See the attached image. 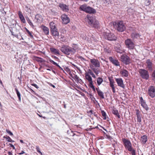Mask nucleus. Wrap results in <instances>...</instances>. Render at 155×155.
I'll return each mask as SVG.
<instances>
[{
	"label": "nucleus",
	"mask_w": 155,
	"mask_h": 155,
	"mask_svg": "<svg viewBox=\"0 0 155 155\" xmlns=\"http://www.w3.org/2000/svg\"><path fill=\"white\" fill-rule=\"evenodd\" d=\"M120 73L123 77H127L128 76V72L125 70H124L120 71Z\"/></svg>",
	"instance_id": "a878e982"
},
{
	"label": "nucleus",
	"mask_w": 155,
	"mask_h": 155,
	"mask_svg": "<svg viewBox=\"0 0 155 155\" xmlns=\"http://www.w3.org/2000/svg\"><path fill=\"white\" fill-rule=\"evenodd\" d=\"M125 44L126 46L129 48L133 49L134 48V43L130 39H127L125 41Z\"/></svg>",
	"instance_id": "1a4fd4ad"
},
{
	"label": "nucleus",
	"mask_w": 155,
	"mask_h": 155,
	"mask_svg": "<svg viewBox=\"0 0 155 155\" xmlns=\"http://www.w3.org/2000/svg\"><path fill=\"white\" fill-rule=\"evenodd\" d=\"M42 27L43 30L44 31L45 34L46 35H48L49 33L48 28L45 26H43Z\"/></svg>",
	"instance_id": "bb28decb"
},
{
	"label": "nucleus",
	"mask_w": 155,
	"mask_h": 155,
	"mask_svg": "<svg viewBox=\"0 0 155 155\" xmlns=\"http://www.w3.org/2000/svg\"><path fill=\"white\" fill-rule=\"evenodd\" d=\"M31 85H32V86H34L35 88H36L37 89H38L39 88V87L38 86V85L36 84H31Z\"/></svg>",
	"instance_id": "603ef678"
},
{
	"label": "nucleus",
	"mask_w": 155,
	"mask_h": 155,
	"mask_svg": "<svg viewBox=\"0 0 155 155\" xmlns=\"http://www.w3.org/2000/svg\"><path fill=\"white\" fill-rule=\"evenodd\" d=\"M122 141L125 148L129 151H130L131 153L133 151H136L133 148L131 143L130 140L125 138H123L122 139Z\"/></svg>",
	"instance_id": "20e7f679"
},
{
	"label": "nucleus",
	"mask_w": 155,
	"mask_h": 155,
	"mask_svg": "<svg viewBox=\"0 0 155 155\" xmlns=\"http://www.w3.org/2000/svg\"><path fill=\"white\" fill-rule=\"evenodd\" d=\"M148 93L152 98L154 97H155V87L153 86H150L148 90Z\"/></svg>",
	"instance_id": "6e6552de"
},
{
	"label": "nucleus",
	"mask_w": 155,
	"mask_h": 155,
	"mask_svg": "<svg viewBox=\"0 0 155 155\" xmlns=\"http://www.w3.org/2000/svg\"><path fill=\"white\" fill-rule=\"evenodd\" d=\"M79 78H73V79H74V80H77V79H78Z\"/></svg>",
	"instance_id": "69168bd1"
},
{
	"label": "nucleus",
	"mask_w": 155,
	"mask_h": 155,
	"mask_svg": "<svg viewBox=\"0 0 155 155\" xmlns=\"http://www.w3.org/2000/svg\"><path fill=\"white\" fill-rule=\"evenodd\" d=\"M28 89L33 94H35V92L32 89H31L30 87H28Z\"/></svg>",
	"instance_id": "49530a36"
},
{
	"label": "nucleus",
	"mask_w": 155,
	"mask_h": 155,
	"mask_svg": "<svg viewBox=\"0 0 155 155\" xmlns=\"http://www.w3.org/2000/svg\"><path fill=\"white\" fill-rule=\"evenodd\" d=\"M92 69L94 72L95 73L97 76H98V74H99V71H98L97 69L94 68H93Z\"/></svg>",
	"instance_id": "58836bf2"
},
{
	"label": "nucleus",
	"mask_w": 155,
	"mask_h": 155,
	"mask_svg": "<svg viewBox=\"0 0 155 155\" xmlns=\"http://www.w3.org/2000/svg\"><path fill=\"white\" fill-rule=\"evenodd\" d=\"M49 61L50 62L52 63L54 65H55V66H57L59 68H61V67L59 66L54 61H53L50 59L49 60Z\"/></svg>",
	"instance_id": "c9c22d12"
},
{
	"label": "nucleus",
	"mask_w": 155,
	"mask_h": 155,
	"mask_svg": "<svg viewBox=\"0 0 155 155\" xmlns=\"http://www.w3.org/2000/svg\"><path fill=\"white\" fill-rule=\"evenodd\" d=\"M146 63L147 64V67L148 69L150 71L152 70V64L149 59L147 61Z\"/></svg>",
	"instance_id": "4be33fe9"
},
{
	"label": "nucleus",
	"mask_w": 155,
	"mask_h": 155,
	"mask_svg": "<svg viewBox=\"0 0 155 155\" xmlns=\"http://www.w3.org/2000/svg\"><path fill=\"white\" fill-rule=\"evenodd\" d=\"M108 78L110 81V86L111 87L113 92V93H115L116 92L115 89L116 87L114 86L115 82L114 80L112 79V78Z\"/></svg>",
	"instance_id": "4468645a"
},
{
	"label": "nucleus",
	"mask_w": 155,
	"mask_h": 155,
	"mask_svg": "<svg viewBox=\"0 0 155 155\" xmlns=\"http://www.w3.org/2000/svg\"><path fill=\"white\" fill-rule=\"evenodd\" d=\"M15 90L16 91L18 97L19 101H21V94H20L19 92L18 91V90L17 88H15Z\"/></svg>",
	"instance_id": "c756f323"
},
{
	"label": "nucleus",
	"mask_w": 155,
	"mask_h": 155,
	"mask_svg": "<svg viewBox=\"0 0 155 155\" xmlns=\"http://www.w3.org/2000/svg\"><path fill=\"white\" fill-rule=\"evenodd\" d=\"M145 3L146 5H148L150 3V0H145Z\"/></svg>",
	"instance_id": "79ce46f5"
},
{
	"label": "nucleus",
	"mask_w": 155,
	"mask_h": 155,
	"mask_svg": "<svg viewBox=\"0 0 155 155\" xmlns=\"http://www.w3.org/2000/svg\"><path fill=\"white\" fill-rule=\"evenodd\" d=\"M48 84L51 86L52 87H53V88H55V87L54 85H53V84H52L51 83H48Z\"/></svg>",
	"instance_id": "6e6d98bb"
},
{
	"label": "nucleus",
	"mask_w": 155,
	"mask_h": 155,
	"mask_svg": "<svg viewBox=\"0 0 155 155\" xmlns=\"http://www.w3.org/2000/svg\"><path fill=\"white\" fill-rule=\"evenodd\" d=\"M36 149L38 152L41 155H42V153L40 151V149L38 146H36Z\"/></svg>",
	"instance_id": "e433bc0d"
},
{
	"label": "nucleus",
	"mask_w": 155,
	"mask_h": 155,
	"mask_svg": "<svg viewBox=\"0 0 155 155\" xmlns=\"http://www.w3.org/2000/svg\"><path fill=\"white\" fill-rule=\"evenodd\" d=\"M152 76L153 77L155 78V70H154L152 74Z\"/></svg>",
	"instance_id": "4d7b16f0"
},
{
	"label": "nucleus",
	"mask_w": 155,
	"mask_h": 155,
	"mask_svg": "<svg viewBox=\"0 0 155 155\" xmlns=\"http://www.w3.org/2000/svg\"><path fill=\"white\" fill-rule=\"evenodd\" d=\"M61 19L62 23L64 24H67L70 22V18L65 14H63L61 15Z\"/></svg>",
	"instance_id": "ddd939ff"
},
{
	"label": "nucleus",
	"mask_w": 155,
	"mask_h": 155,
	"mask_svg": "<svg viewBox=\"0 0 155 155\" xmlns=\"http://www.w3.org/2000/svg\"><path fill=\"white\" fill-rule=\"evenodd\" d=\"M153 80L155 82V78H153Z\"/></svg>",
	"instance_id": "774afa93"
},
{
	"label": "nucleus",
	"mask_w": 155,
	"mask_h": 155,
	"mask_svg": "<svg viewBox=\"0 0 155 155\" xmlns=\"http://www.w3.org/2000/svg\"><path fill=\"white\" fill-rule=\"evenodd\" d=\"M104 35L105 39L109 41H115L117 38V36L111 33H105Z\"/></svg>",
	"instance_id": "0eeeda50"
},
{
	"label": "nucleus",
	"mask_w": 155,
	"mask_h": 155,
	"mask_svg": "<svg viewBox=\"0 0 155 155\" xmlns=\"http://www.w3.org/2000/svg\"><path fill=\"white\" fill-rule=\"evenodd\" d=\"M8 145L10 146V147H12L13 150L15 149V148L14 146L11 143H9Z\"/></svg>",
	"instance_id": "09e8293b"
},
{
	"label": "nucleus",
	"mask_w": 155,
	"mask_h": 155,
	"mask_svg": "<svg viewBox=\"0 0 155 155\" xmlns=\"http://www.w3.org/2000/svg\"><path fill=\"white\" fill-rule=\"evenodd\" d=\"M11 32L12 34V35L15 36L16 37H17V36H18V35L14 34V33L13 31H11Z\"/></svg>",
	"instance_id": "bf43d9fd"
},
{
	"label": "nucleus",
	"mask_w": 155,
	"mask_h": 155,
	"mask_svg": "<svg viewBox=\"0 0 155 155\" xmlns=\"http://www.w3.org/2000/svg\"><path fill=\"white\" fill-rule=\"evenodd\" d=\"M131 153L132 155H136V151H133L132 152H131Z\"/></svg>",
	"instance_id": "13d9d810"
},
{
	"label": "nucleus",
	"mask_w": 155,
	"mask_h": 155,
	"mask_svg": "<svg viewBox=\"0 0 155 155\" xmlns=\"http://www.w3.org/2000/svg\"><path fill=\"white\" fill-rule=\"evenodd\" d=\"M81 58V60H85V59H84V58H83V57H82L81 56H80V58Z\"/></svg>",
	"instance_id": "e2e57ef3"
},
{
	"label": "nucleus",
	"mask_w": 155,
	"mask_h": 155,
	"mask_svg": "<svg viewBox=\"0 0 155 155\" xmlns=\"http://www.w3.org/2000/svg\"><path fill=\"white\" fill-rule=\"evenodd\" d=\"M131 37L134 39H137L140 37L139 34L134 32H133L131 34Z\"/></svg>",
	"instance_id": "393cba45"
},
{
	"label": "nucleus",
	"mask_w": 155,
	"mask_h": 155,
	"mask_svg": "<svg viewBox=\"0 0 155 155\" xmlns=\"http://www.w3.org/2000/svg\"><path fill=\"white\" fill-rule=\"evenodd\" d=\"M25 153V152L23 150H21L20 152L18 153V154L19 155H22Z\"/></svg>",
	"instance_id": "3c124183"
},
{
	"label": "nucleus",
	"mask_w": 155,
	"mask_h": 155,
	"mask_svg": "<svg viewBox=\"0 0 155 155\" xmlns=\"http://www.w3.org/2000/svg\"><path fill=\"white\" fill-rule=\"evenodd\" d=\"M4 138H5L6 140H7V141H8V142H14V140H13L11 138L9 137V136H7V137H5L4 136Z\"/></svg>",
	"instance_id": "473e14b6"
},
{
	"label": "nucleus",
	"mask_w": 155,
	"mask_h": 155,
	"mask_svg": "<svg viewBox=\"0 0 155 155\" xmlns=\"http://www.w3.org/2000/svg\"><path fill=\"white\" fill-rule=\"evenodd\" d=\"M147 140V137L146 135H143L141 137L140 141L141 143L144 144H145Z\"/></svg>",
	"instance_id": "6ab92c4d"
},
{
	"label": "nucleus",
	"mask_w": 155,
	"mask_h": 155,
	"mask_svg": "<svg viewBox=\"0 0 155 155\" xmlns=\"http://www.w3.org/2000/svg\"><path fill=\"white\" fill-rule=\"evenodd\" d=\"M96 90L97 91V94L98 96L100 97V98L102 99H104V93L97 88H96Z\"/></svg>",
	"instance_id": "aec40b11"
},
{
	"label": "nucleus",
	"mask_w": 155,
	"mask_h": 155,
	"mask_svg": "<svg viewBox=\"0 0 155 155\" xmlns=\"http://www.w3.org/2000/svg\"><path fill=\"white\" fill-rule=\"evenodd\" d=\"M51 51L54 54H59V51L58 49L53 48H51L50 49Z\"/></svg>",
	"instance_id": "b1692460"
},
{
	"label": "nucleus",
	"mask_w": 155,
	"mask_h": 155,
	"mask_svg": "<svg viewBox=\"0 0 155 155\" xmlns=\"http://www.w3.org/2000/svg\"><path fill=\"white\" fill-rule=\"evenodd\" d=\"M8 154L9 155H12V153L10 151L8 152Z\"/></svg>",
	"instance_id": "052dcab7"
},
{
	"label": "nucleus",
	"mask_w": 155,
	"mask_h": 155,
	"mask_svg": "<svg viewBox=\"0 0 155 155\" xmlns=\"http://www.w3.org/2000/svg\"><path fill=\"white\" fill-rule=\"evenodd\" d=\"M90 61L92 64V67H95L96 68L100 67V62L98 60L95 59H92L90 60Z\"/></svg>",
	"instance_id": "9d476101"
},
{
	"label": "nucleus",
	"mask_w": 155,
	"mask_h": 155,
	"mask_svg": "<svg viewBox=\"0 0 155 155\" xmlns=\"http://www.w3.org/2000/svg\"><path fill=\"white\" fill-rule=\"evenodd\" d=\"M59 7L64 12H68L69 11L68 6L64 4H60Z\"/></svg>",
	"instance_id": "dca6fc26"
},
{
	"label": "nucleus",
	"mask_w": 155,
	"mask_h": 155,
	"mask_svg": "<svg viewBox=\"0 0 155 155\" xmlns=\"http://www.w3.org/2000/svg\"><path fill=\"white\" fill-rule=\"evenodd\" d=\"M140 101L141 106L146 110H149V107L146 104L145 101L143 100L142 97H140Z\"/></svg>",
	"instance_id": "2eb2a0df"
},
{
	"label": "nucleus",
	"mask_w": 155,
	"mask_h": 155,
	"mask_svg": "<svg viewBox=\"0 0 155 155\" xmlns=\"http://www.w3.org/2000/svg\"><path fill=\"white\" fill-rule=\"evenodd\" d=\"M136 114L137 116V120L138 122H139L140 124L141 122V114H140V112L137 109L136 110Z\"/></svg>",
	"instance_id": "f3484780"
},
{
	"label": "nucleus",
	"mask_w": 155,
	"mask_h": 155,
	"mask_svg": "<svg viewBox=\"0 0 155 155\" xmlns=\"http://www.w3.org/2000/svg\"><path fill=\"white\" fill-rule=\"evenodd\" d=\"M51 32L53 35L55 36H58L59 35V32L57 30V25L54 22L51 21L49 23Z\"/></svg>",
	"instance_id": "39448f33"
},
{
	"label": "nucleus",
	"mask_w": 155,
	"mask_h": 155,
	"mask_svg": "<svg viewBox=\"0 0 155 155\" xmlns=\"http://www.w3.org/2000/svg\"><path fill=\"white\" fill-rule=\"evenodd\" d=\"M106 137L110 140H111L113 139L112 137L109 135L106 134Z\"/></svg>",
	"instance_id": "37998d69"
},
{
	"label": "nucleus",
	"mask_w": 155,
	"mask_h": 155,
	"mask_svg": "<svg viewBox=\"0 0 155 155\" xmlns=\"http://www.w3.org/2000/svg\"><path fill=\"white\" fill-rule=\"evenodd\" d=\"M91 75L93 78H95V75L94 74L93 72L90 70L88 71V72L86 74V78L88 76V78H91L90 75Z\"/></svg>",
	"instance_id": "412c9836"
},
{
	"label": "nucleus",
	"mask_w": 155,
	"mask_h": 155,
	"mask_svg": "<svg viewBox=\"0 0 155 155\" xmlns=\"http://www.w3.org/2000/svg\"><path fill=\"white\" fill-rule=\"evenodd\" d=\"M18 14L19 18L21 21L24 23H25V21L21 12V11H18Z\"/></svg>",
	"instance_id": "5701e85b"
},
{
	"label": "nucleus",
	"mask_w": 155,
	"mask_h": 155,
	"mask_svg": "<svg viewBox=\"0 0 155 155\" xmlns=\"http://www.w3.org/2000/svg\"><path fill=\"white\" fill-rule=\"evenodd\" d=\"M141 77L142 78H143L144 77H145V78H149V74L148 71L146 70H145L144 72L143 73V74H142Z\"/></svg>",
	"instance_id": "c85d7f7f"
},
{
	"label": "nucleus",
	"mask_w": 155,
	"mask_h": 155,
	"mask_svg": "<svg viewBox=\"0 0 155 155\" xmlns=\"http://www.w3.org/2000/svg\"><path fill=\"white\" fill-rule=\"evenodd\" d=\"M64 70L66 71L68 73H70V70L68 68H64Z\"/></svg>",
	"instance_id": "de8ad7c7"
},
{
	"label": "nucleus",
	"mask_w": 155,
	"mask_h": 155,
	"mask_svg": "<svg viewBox=\"0 0 155 155\" xmlns=\"http://www.w3.org/2000/svg\"><path fill=\"white\" fill-rule=\"evenodd\" d=\"M52 57L55 59H58V58L54 55L52 56Z\"/></svg>",
	"instance_id": "680f3d73"
},
{
	"label": "nucleus",
	"mask_w": 155,
	"mask_h": 155,
	"mask_svg": "<svg viewBox=\"0 0 155 155\" xmlns=\"http://www.w3.org/2000/svg\"><path fill=\"white\" fill-rule=\"evenodd\" d=\"M82 11H83L85 12L89 13H94L96 12V10L93 8L87 6V5H83L81 6L80 7Z\"/></svg>",
	"instance_id": "423d86ee"
},
{
	"label": "nucleus",
	"mask_w": 155,
	"mask_h": 155,
	"mask_svg": "<svg viewBox=\"0 0 155 155\" xmlns=\"http://www.w3.org/2000/svg\"><path fill=\"white\" fill-rule=\"evenodd\" d=\"M121 60L122 62L126 64L130 63V58L127 55H123L121 57Z\"/></svg>",
	"instance_id": "f8f14e48"
},
{
	"label": "nucleus",
	"mask_w": 155,
	"mask_h": 155,
	"mask_svg": "<svg viewBox=\"0 0 155 155\" xmlns=\"http://www.w3.org/2000/svg\"><path fill=\"white\" fill-rule=\"evenodd\" d=\"M60 50L64 53L68 55L70 54H74L76 52V50L74 48L64 45L62 46Z\"/></svg>",
	"instance_id": "f03ea898"
},
{
	"label": "nucleus",
	"mask_w": 155,
	"mask_h": 155,
	"mask_svg": "<svg viewBox=\"0 0 155 155\" xmlns=\"http://www.w3.org/2000/svg\"><path fill=\"white\" fill-rule=\"evenodd\" d=\"M20 142L21 143H24V142H23V141L22 140H20Z\"/></svg>",
	"instance_id": "0e129e2a"
},
{
	"label": "nucleus",
	"mask_w": 155,
	"mask_h": 155,
	"mask_svg": "<svg viewBox=\"0 0 155 155\" xmlns=\"http://www.w3.org/2000/svg\"><path fill=\"white\" fill-rule=\"evenodd\" d=\"M3 45L4 46L7 47V48H8V47L9 45V43L7 42L3 43Z\"/></svg>",
	"instance_id": "a18cd8bd"
},
{
	"label": "nucleus",
	"mask_w": 155,
	"mask_h": 155,
	"mask_svg": "<svg viewBox=\"0 0 155 155\" xmlns=\"http://www.w3.org/2000/svg\"><path fill=\"white\" fill-rule=\"evenodd\" d=\"M89 86L94 91H95L96 89L94 87L93 85V82L89 83Z\"/></svg>",
	"instance_id": "7c9ffc66"
},
{
	"label": "nucleus",
	"mask_w": 155,
	"mask_h": 155,
	"mask_svg": "<svg viewBox=\"0 0 155 155\" xmlns=\"http://www.w3.org/2000/svg\"><path fill=\"white\" fill-rule=\"evenodd\" d=\"M38 116L40 117H42V116L39 114H38Z\"/></svg>",
	"instance_id": "338daca9"
},
{
	"label": "nucleus",
	"mask_w": 155,
	"mask_h": 155,
	"mask_svg": "<svg viewBox=\"0 0 155 155\" xmlns=\"http://www.w3.org/2000/svg\"><path fill=\"white\" fill-rule=\"evenodd\" d=\"M104 51L105 52H106L107 53H110V50L109 49L105 48L104 49Z\"/></svg>",
	"instance_id": "8fccbe9b"
},
{
	"label": "nucleus",
	"mask_w": 155,
	"mask_h": 155,
	"mask_svg": "<svg viewBox=\"0 0 155 155\" xmlns=\"http://www.w3.org/2000/svg\"><path fill=\"white\" fill-rule=\"evenodd\" d=\"M6 132L7 133L9 134L11 136H13V133L9 130H6Z\"/></svg>",
	"instance_id": "c03bdc74"
},
{
	"label": "nucleus",
	"mask_w": 155,
	"mask_h": 155,
	"mask_svg": "<svg viewBox=\"0 0 155 155\" xmlns=\"http://www.w3.org/2000/svg\"><path fill=\"white\" fill-rule=\"evenodd\" d=\"M88 80L89 83L93 82L92 78H86Z\"/></svg>",
	"instance_id": "864d4df0"
},
{
	"label": "nucleus",
	"mask_w": 155,
	"mask_h": 155,
	"mask_svg": "<svg viewBox=\"0 0 155 155\" xmlns=\"http://www.w3.org/2000/svg\"><path fill=\"white\" fill-rule=\"evenodd\" d=\"M26 20L28 22L29 24V25L31 26H33V24L32 22L31 21L29 18H26Z\"/></svg>",
	"instance_id": "ea45409f"
},
{
	"label": "nucleus",
	"mask_w": 155,
	"mask_h": 155,
	"mask_svg": "<svg viewBox=\"0 0 155 155\" xmlns=\"http://www.w3.org/2000/svg\"><path fill=\"white\" fill-rule=\"evenodd\" d=\"M28 34L29 35L30 37L31 38H33V36L31 33L26 28H25Z\"/></svg>",
	"instance_id": "4c0bfd02"
},
{
	"label": "nucleus",
	"mask_w": 155,
	"mask_h": 155,
	"mask_svg": "<svg viewBox=\"0 0 155 155\" xmlns=\"http://www.w3.org/2000/svg\"><path fill=\"white\" fill-rule=\"evenodd\" d=\"M110 0H105L104 3L109 4L110 2Z\"/></svg>",
	"instance_id": "5fc2aeb1"
},
{
	"label": "nucleus",
	"mask_w": 155,
	"mask_h": 155,
	"mask_svg": "<svg viewBox=\"0 0 155 155\" xmlns=\"http://www.w3.org/2000/svg\"><path fill=\"white\" fill-rule=\"evenodd\" d=\"M109 59L110 61L114 65L116 66L120 65L119 62L117 60L114 59L112 57H110Z\"/></svg>",
	"instance_id": "a211bd4d"
},
{
	"label": "nucleus",
	"mask_w": 155,
	"mask_h": 155,
	"mask_svg": "<svg viewBox=\"0 0 155 155\" xmlns=\"http://www.w3.org/2000/svg\"><path fill=\"white\" fill-rule=\"evenodd\" d=\"M113 114L116 115L118 118H120V116L119 115L118 111L116 109H114L113 110Z\"/></svg>",
	"instance_id": "cd10ccee"
},
{
	"label": "nucleus",
	"mask_w": 155,
	"mask_h": 155,
	"mask_svg": "<svg viewBox=\"0 0 155 155\" xmlns=\"http://www.w3.org/2000/svg\"><path fill=\"white\" fill-rule=\"evenodd\" d=\"M101 113L102 115L103 116V119L106 120V113L104 111H101Z\"/></svg>",
	"instance_id": "2f4dec72"
},
{
	"label": "nucleus",
	"mask_w": 155,
	"mask_h": 155,
	"mask_svg": "<svg viewBox=\"0 0 155 155\" xmlns=\"http://www.w3.org/2000/svg\"><path fill=\"white\" fill-rule=\"evenodd\" d=\"M87 17V21L90 26L95 28H97L99 26V23L98 21L96 20L92 15H88Z\"/></svg>",
	"instance_id": "f257e3e1"
},
{
	"label": "nucleus",
	"mask_w": 155,
	"mask_h": 155,
	"mask_svg": "<svg viewBox=\"0 0 155 155\" xmlns=\"http://www.w3.org/2000/svg\"><path fill=\"white\" fill-rule=\"evenodd\" d=\"M115 81L118 86L123 89L125 88V86L124 83L123 81L121 78H116Z\"/></svg>",
	"instance_id": "9b49d317"
},
{
	"label": "nucleus",
	"mask_w": 155,
	"mask_h": 155,
	"mask_svg": "<svg viewBox=\"0 0 155 155\" xmlns=\"http://www.w3.org/2000/svg\"><path fill=\"white\" fill-rule=\"evenodd\" d=\"M114 28L119 32H123L126 29L125 24L122 21H118L114 24Z\"/></svg>",
	"instance_id": "7ed1b4c3"
},
{
	"label": "nucleus",
	"mask_w": 155,
	"mask_h": 155,
	"mask_svg": "<svg viewBox=\"0 0 155 155\" xmlns=\"http://www.w3.org/2000/svg\"><path fill=\"white\" fill-rule=\"evenodd\" d=\"M145 70L144 69H140L139 71V73L141 76L142 74H143V73L144 72Z\"/></svg>",
	"instance_id": "a19ab883"
},
{
	"label": "nucleus",
	"mask_w": 155,
	"mask_h": 155,
	"mask_svg": "<svg viewBox=\"0 0 155 155\" xmlns=\"http://www.w3.org/2000/svg\"><path fill=\"white\" fill-rule=\"evenodd\" d=\"M103 81L102 78H97V82L98 85H100L103 82Z\"/></svg>",
	"instance_id": "72a5a7b5"
},
{
	"label": "nucleus",
	"mask_w": 155,
	"mask_h": 155,
	"mask_svg": "<svg viewBox=\"0 0 155 155\" xmlns=\"http://www.w3.org/2000/svg\"><path fill=\"white\" fill-rule=\"evenodd\" d=\"M115 49L116 52L118 53H119L120 54H122L123 53V51L122 50H120V49L119 48L116 47Z\"/></svg>",
	"instance_id": "f704fd0d"
}]
</instances>
